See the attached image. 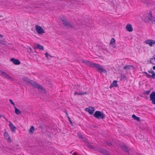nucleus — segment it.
Segmentation results:
<instances>
[{
	"instance_id": "obj_1",
	"label": "nucleus",
	"mask_w": 155,
	"mask_h": 155,
	"mask_svg": "<svg viewBox=\"0 0 155 155\" xmlns=\"http://www.w3.org/2000/svg\"><path fill=\"white\" fill-rule=\"evenodd\" d=\"M81 62L89 67L91 68H95L100 73H106L107 71L106 70L104 69L102 67L98 64L96 63H93L91 62L88 60H82Z\"/></svg>"
},
{
	"instance_id": "obj_2",
	"label": "nucleus",
	"mask_w": 155,
	"mask_h": 155,
	"mask_svg": "<svg viewBox=\"0 0 155 155\" xmlns=\"http://www.w3.org/2000/svg\"><path fill=\"white\" fill-rule=\"evenodd\" d=\"M144 20L146 22L155 23V18L153 16L151 11H149L146 12L144 14Z\"/></svg>"
},
{
	"instance_id": "obj_3",
	"label": "nucleus",
	"mask_w": 155,
	"mask_h": 155,
	"mask_svg": "<svg viewBox=\"0 0 155 155\" xmlns=\"http://www.w3.org/2000/svg\"><path fill=\"white\" fill-rule=\"evenodd\" d=\"M94 116L98 119H103L105 117V114L99 111H96L94 114Z\"/></svg>"
},
{
	"instance_id": "obj_4",
	"label": "nucleus",
	"mask_w": 155,
	"mask_h": 155,
	"mask_svg": "<svg viewBox=\"0 0 155 155\" xmlns=\"http://www.w3.org/2000/svg\"><path fill=\"white\" fill-rule=\"evenodd\" d=\"M34 84V85L32 87L34 88H37L39 91L41 93L43 94H45L46 93L45 90L41 85L35 82V83Z\"/></svg>"
},
{
	"instance_id": "obj_5",
	"label": "nucleus",
	"mask_w": 155,
	"mask_h": 155,
	"mask_svg": "<svg viewBox=\"0 0 155 155\" xmlns=\"http://www.w3.org/2000/svg\"><path fill=\"white\" fill-rule=\"evenodd\" d=\"M35 30L39 34L42 35L45 33V31L42 28L38 25L35 26Z\"/></svg>"
},
{
	"instance_id": "obj_6",
	"label": "nucleus",
	"mask_w": 155,
	"mask_h": 155,
	"mask_svg": "<svg viewBox=\"0 0 155 155\" xmlns=\"http://www.w3.org/2000/svg\"><path fill=\"white\" fill-rule=\"evenodd\" d=\"M61 22L63 25L66 27L69 28L73 27V25L68 21L67 18L65 20L62 21Z\"/></svg>"
},
{
	"instance_id": "obj_7",
	"label": "nucleus",
	"mask_w": 155,
	"mask_h": 155,
	"mask_svg": "<svg viewBox=\"0 0 155 155\" xmlns=\"http://www.w3.org/2000/svg\"><path fill=\"white\" fill-rule=\"evenodd\" d=\"M3 35L0 34V46L7 45L8 43L5 41V39H2Z\"/></svg>"
},
{
	"instance_id": "obj_8",
	"label": "nucleus",
	"mask_w": 155,
	"mask_h": 155,
	"mask_svg": "<svg viewBox=\"0 0 155 155\" xmlns=\"http://www.w3.org/2000/svg\"><path fill=\"white\" fill-rule=\"evenodd\" d=\"M22 80L26 82L27 83H29L32 86L34 85V84L35 83V82L33 81L30 80L26 77H23L22 78Z\"/></svg>"
},
{
	"instance_id": "obj_9",
	"label": "nucleus",
	"mask_w": 155,
	"mask_h": 155,
	"mask_svg": "<svg viewBox=\"0 0 155 155\" xmlns=\"http://www.w3.org/2000/svg\"><path fill=\"white\" fill-rule=\"evenodd\" d=\"M86 111H87L90 114H92L95 110V108L93 107H89L85 108V109Z\"/></svg>"
},
{
	"instance_id": "obj_10",
	"label": "nucleus",
	"mask_w": 155,
	"mask_h": 155,
	"mask_svg": "<svg viewBox=\"0 0 155 155\" xmlns=\"http://www.w3.org/2000/svg\"><path fill=\"white\" fill-rule=\"evenodd\" d=\"M1 72V74H0L2 76L4 77L5 78L11 80V81H12L14 80V79L12 77L9 76L8 74L5 73V72L3 71Z\"/></svg>"
},
{
	"instance_id": "obj_11",
	"label": "nucleus",
	"mask_w": 155,
	"mask_h": 155,
	"mask_svg": "<svg viewBox=\"0 0 155 155\" xmlns=\"http://www.w3.org/2000/svg\"><path fill=\"white\" fill-rule=\"evenodd\" d=\"M97 150L99 152L105 155H110L108 151L102 148H99Z\"/></svg>"
},
{
	"instance_id": "obj_12",
	"label": "nucleus",
	"mask_w": 155,
	"mask_h": 155,
	"mask_svg": "<svg viewBox=\"0 0 155 155\" xmlns=\"http://www.w3.org/2000/svg\"><path fill=\"white\" fill-rule=\"evenodd\" d=\"M144 43L150 46H152L155 44V41L151 39H148L145 41H144Z\"/></svg>"
},
{
	"instance_id": "obj_13",
	"label": "nucleus",
	"mask_w": 155,
	"mask_h": 155,
	"mask_svg": "<svg viewBox=\"0 0 155 155\" xmlns=\"http://www.w3.org/2000/svg\"><path fill=\"white\" fill-rule=\"evenodd\" d=\"M120 146L123 150H124L128 153H129V150L127 146L125 144L121 143L120 145Z\"/></svg>"
},
{
	"instance_id": "obj_14",
	"label": "nucleus",
	"mask_w": 155,
	"mask_h": 155,
	"mask_svg": "<svg viewBox=\"0 0 155 155\" xmlns=\"http://www.w3.org/2000/svg\"><path fill=\"white\" fill-rule=\"evenodd\" d=\"M10 60L15 65H19L21 63L20 61L18 59H15L14 58H11Z\"/></svg>"
},
{
	"instance_id": "obj_15",
	"label": "nucleus",
	"mask_w": 155,
	"mask_h": 155,
	"mask_svg": "<svg viewBox=\"0 0 155 155\" xmlns=\"http://www.w3.org/2000/svg\"><path fill=\"white\" fill-rule=\"evenodd\" d=\"M9 126L10 127L11 130L12 132H15L16 129L15 127L13 125L10 121H9Z\"/></svg>"
},
{
	"instance_id": "obj_16",
	"label": "nucleus",
	"mask_w": 155,
	"mask_h": 155,
	"mask_svg": "<svg viewBox=\"0 0 155 155\" xmlns=\"http://www.w3.org/2000/svg\"><path fill=\"white\" fill-rule=\"evenodd\" d=\"M4 136L5 138L7 140L8 142H11L12 141L9 137V136L7 132H5L4 134Z\"/></svg>"
},
{
	"instance_id": "obj_17",
	"label": "nucleus",
	"mask_w": 155,
	"mask_h": 155,
	"mask_svg": "<svg viewBox=\"0 0 155 155\" xmlns=\"http://www.w3.org/2000/svg\"><path fill=\"white\" fill-rule=\"evenodd\" d=\"M126 28L127 30L129 32H131L133 30L131 25L130 24L127 25Z\"/></svg>"
},
{
	"instance_id": "obj_18",
	"label": "nucleus",
	"mask_w": 155,
	"mask_h": 155,
	"mask_svg": "<svg viewBox=\"0 0 155 155\" xmlns=\"http://www.w3.org/2000/svg\"><path fill=\"white\" fill-rule=\"evenodd\" d=\"M115 44V40L114 38H113L110 40V45L112 46L113 48H116V46L114 45Z\"/></svg>"
},
{
	"instance_id": "obj_19",
	"label": "nucleus",
	"mask_w": 155,
	"mask_h": 155,
	"mask_svg": "<svg viewBox=\"0 0 155 155\" xmlns=\"http://www.w3.org/2000/svg\"><path fill=\"white\" fill-rule=\"evenodd\" d=\"M28 51L31 55H35V49H28Z\"/></svg>"
},
{
	"instance_id": "obj_20",
	"label": "nucleus",
	"mask_w": 155,
	"mask_h": 155,
	"mask_svg": "<svg viewBox=\"0 0 155 155\" xmlns=\"http://www.w3.org/2000/svg\"><path fill=\"white\" fill-rule=\"evenodd\" d=\"M117 81L116 80H114L113 81V82L110 84V86L109 87L110 88H111L112 87H117L118 86L117 84Z\"/></svg>"
},
{
	"instance_id": "obj_21",
	"label": "nucleus",
	"mask_w": 155,
	"mask_h": 155,
	"mask_svg": "<svg viewBox=\"0 0 155 155\" xmlns=\"http://www.w3.org/2000/svg\"><path fill=\"white\" fill-rule=\"evenodd\" d=\"M148 72L150 73L151 74V78L153 79L155 78V73L152 70H149L148 71Z\"/></svg>"
},
{
	"instance_id": "obj_22",
	"label": "nucleus",
	"mask_w": 155,
	"mask_h": 155,
	"mask_svg": "<svg viewBox=\"0 0 155 155\" xmlns=\"http://www.w3.org/2000/svg\"><path fill=\"white\" fill-rule=\"evenodd\" d=\"M88 92H79L78 93L77 91H75L74 93V95H83L85 94H87Z\"/></svg>"
},
{
	"instance_id": "obj_23",
	"label": "nucleus",
	"mask_w": 155,
	"mask_h": 155,
	"mask_svg": "<svg viewBox=\"0 0 155 155\" xmlns=\"http://www.w3.org/2000/svg\"><path fill=\"white\" fill-rule=\"evenodd\" d=\"M150 100L155 99V92L153 91L150 95Z\"/></svg>"
},
{
	"instance_id": "obj_24",
	"label": "nucleus",
	"mask_w": 155,
	"mask_h": 155,
	"mask_svg": "<svg viewBox=\"0 0 155 155\" xmlns=\"http://www.w3.org/2000/svg\"><path fill=\"white\" fill-rule=\"evenodd\" d=\"M133 68V66L131 65H126L124 67V69L125 70H128Z\"/></svg>"
},
{
	"instance_id": "obj_25",
	"label": "nucleus",
	"mask_w": 155,
	"mask_h": 155,
	"mask_svg": "<svg viewBox=\"0 0 155 155\" xmlns=\"http://www.w3.org/2000/svg\"><path fill=\"white\" fill-rule=\"evenodd\" d=\"M15 110V112L17 115H19L21 113V111L18 109L16 107H14Z\"/></svg>"
},
{
	"instance_id": "obj_26",
	"label": "nucleus",
	"mask_w": 155,
	"mask_h": 155,
	"mask_svg": "<svg viewBox=\"0 0 155 155\" xmlns=\"http://www.w3.org/2000/svg\"><path fill=\"white\" fill-rule=\"evenodd\" d=\"M132 117L134 119L136 120L137 121L140 122V118L136 116L134 114L132 115Z\"/></svg>"
},
{
	"instance_id": "obj_27",
	"label": "nucleus",
	"mask_w": 155,
	"mask_h": 155,
	"mask_svg": "<svg viewBox=\"0 0 155 155\" xmlns=\"http://www.w3.org/2000/svg\"><path fill=\"white\" fill-rule=\"evenodd\" d=\"M43 47L38 44H34V48H43Z\"/></svg>"
},
{
	"instance_id": "obj_28",
	"label": "nucleus",
	"mask_w": 155,
	"mask_h": 155,
	"mask_svg": "<svg viewBox=\"0 0 155 155\" xmlns=\"http://www.w3.org/2000/svg\"><path fill=\"white\" fill-rule=\"evenodd\" d=\"M35 130L34 127L33 126L31 127L30 129L29 132L32 134L34 133V130Z\"/></svg>"
},
{
	"instance_id": "obj_29",
	"label": "nucleus",
	"mask_w": 155,
	"mask_h": 155,
	"mask_svg": "<svg viewBox=\"0 0 155 155\" xmlns=\"http://www.w3.org/2000/svg\"><path fill=\"white\" fill-rule=\"evenodd\" d=\"M151 91L150 89L148 91H144L143 94L145 95H149Z\"/></svg>"
},
{
	"instance_id": "obj_30",
	"label": "nucleus",
	"mask_w": 155,
	"mask_h": 155,
	"mask_svg": "<svg viewBox=\"0 0 155 155\" xmlns=\"http://www.w3.org/2000/svg\"><path fill=\"white\" fill-rule=\"evenodd\" d=\"M66 19V18L64 16L62 15L60 16V19L61 21L65 20Z\"/></svg>"
},
{
	"instance_id": "obj_31",
	"label": "nucleus",
	"mask_w": 155,
	"mask_h": 155,
	"mask_svg": "<svg viewBox=\"0 0 155 155\" xmlns=\"http://www.w3.org/2000/svg\"><path fill=\"white\" fill-rule=\"evenodd\" d=\"M106 143L109 146H111L112 145L113 143L111 141H107L106 142Z\"/></svg>"
},
{
	"instance_id": "obj_32",
	"label": "nucleus",
	"mask_w": 155,
	"mask_h": 155,
	"mask_svg": "<svg viewBox=\"0 0 155 155\" xmlns=\"http://www.w3.org/2000/svg\"><path fill=\"white\" fill-rule=\"evenodd\" d=\"M121 79L123 80H125L126 79V77L125 76L124 74H121Z\"/></svg>"
},
{
	"instance_id": "obj_33",
	"label": "nucleus",
	"mask_w": 155,
	"mask_h": 155,
	"mask_svg": "<svg viewBox=\"0 0 155 155\" xmlns=\"http://www.w3.org/2000/svg\"><path fill=\"white\" fill-rule=\"evenodd\" d=\"M87 146L89 148L91 149L93 148V146L92 145L90 144L89 143L87 142Z\"/></svg>"
},
{
	"instance_id": "obj_34",
	"label": "nucleus",
	"mask_w": 155,
	"mask_h": 155,
	"mask_svg": "<svg viewBox=\"0 0 155 155\" xmlns=\"http://www.w3.org/2000/svg\"><path fill=\"white\" fill-rule=\"evenodd\" d=\"M68 120L69 121V122H70V124H71V126H73L74 125V124H73L72 123L71 120L70 118L69 117H68Z\"/></svg>"
},
{
	"instance_id": "obj_35",
	"label": "nucleus",
	"mask_w": 155,
	"mask_h": 155,
	"mask_svg": "<svg viewBox=\"0 0 155 155\" xmlns=\"http://www.w3.org/2000/svg\"><path fill=\"white\" fill-rule=\"evenodd\" d=\"M45 55L47 58H48L49 57H52V56L48 54L47 52H46L45 54Z\"/></svg>"
},
{
	"instance_id": "obj_36",
	"label": "nucleus",
	"mask_w": 155,
	"mask_h": 155,
	"mask_svg": "<svg viewBox=\"0 0 155 155\" xmlns=\"http://www.w3.org/2000/svg\"><path fill=\"white\" fill-rule=\"evenodd\" d=\"M82 139L86 144L87 143V142H88L87 140H86V139L85 137L82 138Z\"/></svg>"
},
{
	"instance_id": "obj_37",
	"label": "nucleus",
	"mask_w": 155,
	"mask_h": 155,
	"mask_svg": "<svg viewBox=\"0 0 155 155\" xmlns=\"http://www.w3.org/2000/svg\"><path fill=\"white\" fill-rule=\"evenodd\" d=\"M9 102L13 106H14V107L15 106V104L13 102V101L12 100L10 99Z\"/></svg>"
},
{
	"instance_id": "obj_38",
	"label": "nucleus",
	"mask_w": 155,
	"mask_h": 155,
	"mask_svg": "<svg viewBox=\"0 0 155 155\" xmlns=\"http://www.w3.org/2000/svg\"><path fill=\"white\" fill-rule=\"evenodd\" d=\"M146 77L147 78H150V77H151V75L148 74L146 75Z\"/></svg>"
},
{
	"instance_id": "obj_39",
	"label": "nucleus",
	"mask_w": 155,
	"mask_h": 155,
	"mask_svg": "<svg viewBox=\"0 0 155 155\" xmlns=\"http://www.w3.org/2000/svg\"><path fill=\"white\" fill-rule=\"evenodd\" d=\"M152 101V103L155 105V99L151 100Z\"/></svg>"
},
{
	"instance_id": "obj_40",
	"label": "nucleus",
	"mask_w": 155,
	"mask_h": 155,
	"mask_svg": "<svg viewBox=\"0 0 155 155\" xmlns=\"http://www.w3.org/2000/svg\"><path fill=\"white\" fill-rule=\"evenodd\" d=\"M78 135L80 138H81L82 139V138H83V137H82V135L80 134H78Z\"/></svg>"
},
{
	"instance_id": "obj_41",
	"label": "nucleus",
	"mask_w": 155,
	"mask_h": 155,
	"mask_svg": "<svg viewBox=\"0 0 155 155\" xmlns=\"http://www.w3.org/2000/svg\"><path fill=\"white\" fill-rule=\"evenodd\" d=\"M64 112L65 113V114L66 115L67 117H69V116H68V112L66 110H65Z\"/></svg>"
},
{
	"instance_id": "obj_42",
	"label": "nucleus",
	"mask_w": 155,
	"mask_h": 155,
	"mask_svg": "<svg viewBox=\"0 0 155 155\" xmlns=\"http://www.w3.org/2000/svg\"><path fill=\"white\" fill-rule=\"evenodd\" d=\"M2 117L3 118L6 120V121H8L7 119L6 118L5 116L4 115H2Z\"/></svg>"
},
{
	"instance_id": "obj_43",
	"label": "nucleus",
	"mask_w": 155,
	"mask_h": 155,
	"mask_svg": "<svg viewBox=\"0 0 155 155\" xmlns=\"http://www.w3.org/2000/svg\"><path fill=\"white\" fill-rule=\"evenodd\" d=\"M143 74H144L146 76L148 74V73L147 72H146L145 71H143Z\"/></svg>"
},
{
	"instance_id": "obj_44",
	"label": "nucleus",
	"mask_w": 155,
	"mask_h": 155,
	"mask_svg": "<svg viewBox=\"0 0 155 155\" xmlns=\"http://www.w3.org/2000/svg\"><path fill=\"white\" fill-rule=\"evenodd\" d=\"M153 70H155V66H153Z\"/></svg>"
},
{
	"instance_id": "obj_45",
	"label": "nucleus",
	"mask_w": 155,
	"mask_h": 155,
	"mask_svg": "<svg viewBox=\"0 0 155 155\" xmlns=\"http://www.w3.org/2000/svg\"><path fill=\"white\" fill-rule=\"evenodd\" d=\"M73 155H78L76 154V153H73Z\"/></svg>"
},
{
	"instance_id": "obj_46",
	"label": "nucleus",
	"mask_w": 155,
	"mask_h": 155,
	"mask_svg": "<svg viewBox=\"0 0 155 155\" xmlns=\"http://www.w3.org/2000/svg\"><path fill=\"white\" fill-rule=\"evenodd\" d=\"M77 1H74V3H75L76 2H77Z\"/></svg>"
},
{
	"instance_id": "obj_47",
	"label": "nucleus",
	"mask_w": 155,
	"mask_h": 155,
	"mask_svg": "<svg viewBox=\"0 0 155 155\" xmlns=\"http://www.w3.org/2000/svg\"><path fill=\"white\" fill-rule=\"evenodd\" d=\"M2 71H1L0 70V74H1V72H2Z\"/></svg>"
},
{
	"instance_id": "obj_48",
	"label": "nucleus",
	"mask_w": 155,
	"mask_h": 155,
	"mask_svg": "<svg viewBox=\"0 0 155 155\" xmlns=\"http://www.w3.org/2000/svg\"><path fill=\"white\" fill-rule=\"evenodd\" d=\"M146 98L147 99H148L149 98V97H148V98H147V97H146Z\"/></svg>"
},
{
	"instance_id": "obj_49",
	"label": "nucleus",
	"mask_w": 155,
	"mask_h": 155,
	"mask_svg": "<svg viewBox=\"0 0 155 155\" xmlns=\"http://www.w3.org/2000/svg\"><path fill=\"white\" fill-rule=\"evenodd\" d=\"M142 137L143 138L144 137L143 136H142Z\"/></svg>"
},
{
	"instance_id": "obj_50",
	"label": "nucleus",
	"mask_w": 155,
	"mask_h": 155,
	"mask_svg": "<svg viewBox=\"0 0 155 155\" xmlns=\"http://www.w3.org/2000/svg\"><path fill=\"white\" fill-rule=\"evenodd\" d=\"M41 49V50H43V49Z\"/></svg>"
}]
</instances>
